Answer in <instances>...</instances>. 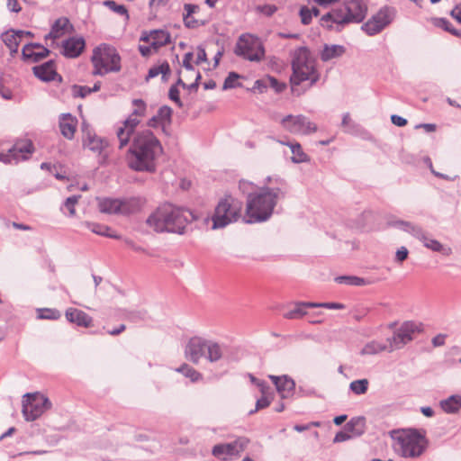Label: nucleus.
Wrapping results in <instances>:
<instances>
[{
    "mask_svg": "<svg viewBox=\"0 0 461 461\" xmlns=\"http://www.w3.org/2000/svg\"><path fill=\"white\" fill-rule=\"evenodd\" d=\"M193 218L189 211L165 203L150 214L147 223L156 231L182 233Z\"/></svg>",
    "mask_w": 461,
    "mask_h": 461,
    "instance_id": "obj_2",
    "label": "nucleus"
},
{
    "mask_svg": "<svg viewBox=\"0 0 461 461\" xmlns=\"http://www.w3.org/2000/svg\"><path fill=\"white\" fill-rule=\"evenodd\" d=\"M80 198V195H74L71 197H68L65 203L64 207L68 210L69 216H75L76 215V210L75 206L78 203V199Z\"/></svg>",
    "mask_w": 461,
    "mask_h": 461,
    "instance_id": "obj_51",
    "label": "nucleus"
},
{
    "mask_svg": "<svg viewBox=\"0 0 461 461\" xmlns=\"http://www.w3.org/2000/svg\"><path fill=\"white\" fill-rule=\"evenodd\" d=\"M282 145L288 146L292 152L291 159L294 163L308 162L310 160L309 156L303 151L302 146L298 142H285L279 141Z\"/></svg>",
    "mask_w": 461,
    "mask_h": 461,
    "instance_id": "obj_35",
    "label": "nucleus"
},
{
    "mask_svg": "<svg viewBox=\"0 0 461 461\" xmlns=\"http://www.w3.org/2000/svg\"><path fill=\"white\" fill-rule=\"evenodd\" d=\"M201 78L200 72L194 68H183L179 73L178 82L186 87L196 86Z\"/></svg>",
    "mask_w": 461,
    "mask_h": 461,
    "instance_id": "obj_32",
    "label": "nucleus"
},
{
    "mask_svg": "<svg viewBox=\"0 0 461 461\" xmlns=\"http://www.w3.org/2000/svg\"><path fill=\"white\" fill-rule=\"evenodd\" d=\"M194 60L195 59H194L193 51H189V52L185 53L183 58L182 67L187 68L188 69H189V68H194V66H195Z\"/></svg>",
    "mask_w": 461,
    "mask_h": 461,
    "instance_id": "obj_56",
    "label": "nucleus"
},
{
    "mask_svg": "<svg viewBox=\"0 0 461 461\" xmlns=\"http://www.w3.org/2000/svg\"><path fill=\"white\" fill-rule=\"evenodd\" d=\"M66 319L77 326L89 328L93 326V319L85 312L77 308H68L65 312Z\"/></svg>",
    "mask_w": 461,
    "mask_h": 461,
    "instance_id": "obj_26",
    "label": "nucleus"
},
{
    "mask_svg": "<svg viewBox=\"0 0 461 461\" xmlns=\"http://www.w3.org/2000/svg\"><path fill=\"white\" fill-rule=\"evenodd\" d=\"M50 400L40 393H26L23 400V414L26 420H35L50 409Z\"/></svg>",
    "mask_w": 461,
    "mask_h": 461,
    "instance_id": "obj_11",
    "label": "nucleus"
},
{
    "mask_svg": "<svg viewBox=\"0 0 461 461\" xmlns=\"http://www.w3.org/2000/svg\"><path fill=\"white\" fill-rule=\"evenodd\" d=\"M61 316L57 309L42 308L37 310V317L41 320H58Z\"/></svg>",
    "mask_w": 461,
    "mask_h": 461,
    "instance_id": "obj_42",
    "label": "nucleus"
},
{
    "mask_svg": "<svg viewBox=\"0 0 461 461\" xmlns=\"http://www.w3.org/2000/svg\"><path fill=\"white\" fill-rule=\"evenodd\" d=\"M34 75L42 81L55 80L56 77H59L56 70V66L53 61H48L42 65L36 66L33 68Z\"/></svg>",
    "mask_w": 461,
    "mask_h": 461,
    "instance_id": "obj_30",
    "label": "nucleus"
},
{
    "mask_svg": "<svg viewBox=\"0 0 461 461\" xmlns=\"http://www.w3.org/2000/svg\"><path fill=\"white\" fill-rule=\"evenodd\" d=\"M269 378L276 385V391L282 398L291 397L295 390L294 381L288 375H269Z\"/></svg>",
    "mask_w": 461,
    "mask_h": 461,
    "instance_id": "obj_24",
    "label": "nucleus"
},
{
    "mask_svg": "<svg viewBox=\"0 0 461 461\" xmlns=\"http://www.w3.org/2000/svg\"><path fill=\"white\" fill-rule=\"evenodd\" d=\"M249 443V439L248 438L240 437L233 442L215 445L212 453L215 457L227 461L234 456H240Z\"/></svg>",
    "mask_w": 461,
    "mask_h": 461,
    "instance_id": "obj_14",
    "label": "nucleus"
},
{
    "mask_svg": "<svg viewBox=\"0 0 461 461\" xmlns=\"http://www.w3.org/2000/svg\"><path fill=\"white\" fill-rule=\"evenodd\" d=\"M345 429L346 430H348L353 437L360 436L363 434L365 429V419L354 418L347 423Z\"/></svg>",
    "mask_w": 461,
    "mask_h": 461,
    "instance_id": "obj_38",
    "label": "nucleus"
},
{
    "mask_svg": "<svg viewBox=\"0 0 461 461\" xmlns=\"http://www.w3.org/2000/svg\"><path fill=\"white\" fill-rule=\"evenodd\" d=\"M192 51L194 56L195 66L202 67V68L203 70H211L212 68H215L218 66L220 59L221 57V52L218 51L216 53V55L214 56L213 64L211 65V63L207 59V55H206L204 49H203L201 47H197V48L194 49Z\"/></svg>",
    "mask_w": 461,
    "mask_h": 461,
    "instance_id": "obj_28",
    "label": "nucleus"
},
{
    "mask_svg": "<svg viewBox=\"0 0 461 461\" xmlns=\"http://www.w3.org/2000/svg\"><path fill=\"white\" fill-rule=\"evenodd\" d=\"M172 115V109L168 106H162L158 109L157 113V118H158L162 122V127L170 123Z\"/></svg>",
    "mask_w": 461,
    "mask_h": 461,
    "instance_id": "obj_47",
    "label": "nucleus"
},
{
    "mask_svg": "<svg viewBox=\"0 0 461 461\" xmlns=\"http://www.w3.org/2000/svg\"><path fill=\"white\" fill-rule=\"evenodd\" d=\"M50 51L39 44H27L23 48V57L26 60L37 62L49 55Z\"/></svg>",
    "mask_w": 461,
    "mask_h": 461,
    "instance_id": "obj_29",
    "label": "nucleus"
},
{
    "mask_svg": "<svg viewBox=\"0 0 461 461\" xmlns=\"http://www.w3.org/2000/svg\"><path fill=\"white\" fill-rule=\"evenodd\" d=\"M72 28L68 18L60 17L53 23L50 32L45 36V40L47 42L50 41V46L53 47L56 41L68 34L72 31Z\"/></svg>",
    "mask_w": 461,
    "mask_h": 461,
    "instance_id": "obj_22",
    "label": "nucleus"
},
{
    "mask_svg": "<svg viewBox=\"0 0 461 461\" xmlns=\"http://www.w3.org/2000/svg\"><path fill=\"white\" fill-rule=\"evenodd\" d=\"M131 136L126 154L128 167L137 172H155L158 159L164 152L160 140L149 129L138 131Z\"/></svg>",
    "mask_w": 461,
    "mask_h": 461,
    "instance_id": "obj_1",
    "label": "nucleus"
},
{
    "mask_svg": "<svg viewBox=\"0 0 461 461\" xmlns=\"http://www.w3.org/2000/svg\"><path fill=\"white\" fill-rule=\"evenodd\" d=\"M169 73L170 67L167 62H164L158 66L152 67L149 70L148 77H155L159 74H161L163 77H166Z\"/></svg>",
    "mask_w": 461,
    "mask_h": 461,
    "instance_id": "obj_45",
    "label": "nucleus"
},
{
    "mask_svg": "<svg viewBox=\"0 0 461 461\" xmlns=\"http://www.w3.org/2000/svg\"><path fill=\"white\" fill-rule=\"evenodd\" d=\"M235 53L249 61L258 62L265 57V49L258 37L242 34L237 41Z\"/></svg>",
    "mask_w": 461,
    "mask_h": 461,
    "instance_id": "obj_10",
    "label": "nucleus"
},
{
    "mask_svg": "<svg viewBox=\"0 0 461 461\" xmlns=\"http://www.w3.org/2000/svg\"><path fill=\"white\" fill-rule=\"evenodd\" d=\"M206 354L209 361L216 362L221 358L222 350L218 343L207 340Z\"/></svg>",
    "mask_w": 461,
    "mask_h": 461,
    "instance_id": "obj_39",
    "label": "nucleus"
},
{
    "mask_svg": "<svg viewBox=\"0 0 461 461\" xmlns=\"http://www.w3.org/2000/svg\"><path fill=\"white\" fill-rule=\"evenodd\" d=\"M367 6L362 0H347L342 6L334 9L321 18L323 26L331 27L329 22L337 24L360 23L366 17Z\"/></svg>",
    "mask_w": 461,
    "mask_h": 461,
    "instance_id": "obj_6",
    "label": "nucleus"
},
{
    "mask_svg": "<svg viewBox=\"0 0 461 461\" xmlns=\"http://www.w3.org/2000/svg\"><path fill=\"white\" fill-rule=\"evenodd\" d=\"M402 225H404L405 230L416 236L427 249L435 252H440L445 256L451 255L452 249L450 248H446L438 240L429 238L420 228L412 226L410 223H402Z\"/></svg>",
    "mask_w": 461,
    "mask_h": 461,
    "instance_id": "obj_20",
    "label": "nucleus"
},
{
    "mask_svg": "<svg viewBox=\"0 0 461 461\" xmlns=\"http://www.w3.org/2000/svg\"><path fill=\"white\" fill-rule=\"evenodd\" d=\"M343 51L344 50L341 46L326 47L321 53V59L323 60H329L340 56Z\"/></svg>",
    "mask_w": 461,
    "mask_h": 461,
    "instance_id": "obj_44",
    "label": "nucleus"
},
{
    "mask_svg": "<svg viewBox=\"0 0 461 461\" xmlns=\"http://www.w3.org/2000/svg\"><path fill=\"white\" fill-rule=\"evenodd\" d=\"M85 226L90 230L93 233L108 237L112 239L120 240L122 237L120 235H117L109 226L97 223V222H92V221H86Z\"/></svg>",
    "mask_w": 461,
    "mask_h": 461,
    "instance_id": "obj_34",
    "label": "nucleus"
},
{
    "mask_svg": "<svg viewBox=\"0 0 461 461\" xmlns=\"http://www.w3.org/2000/svg\"><path fill=\"white\" fill-rule=\"evenodd\" d=\"M100 89V82L94 85L93 88L86 86H74L72 88L74 96L84 98L92 92H97Z\"/></svg>",
    "mask_w": 461,
    "mask_h": 461,
    "instance_id": "obj_40",
    "label": "nucleus"
},
{
    "mask_svg": "<svg viewBox=\"0 0 461 461\" xmlns=\"http://www.w3.org/2000/svg\"><path fill=\"white\" fill-rule=\"evenodd\" d=\"M391 438L394 451L403 457H419L428 447L425 433L413 429L393 430Z\"/></svg>",
    "mask_w": 461,
    "mask_h": 461,
    "instance_id": "obj_3",
    "label": "nucleus"
},
{
    "mask_svg": "<svg viewBox=\"0 0 461 461\" xmlns=\"http://www.w3.org/2000/svg\"><path fill=\"white\" fill-rule=\"evenodd\" d=\"M272 402V397L269 395H262L256 402L255 410L249 411V414H253L259 410L265 409L270 405Z\"/></svg>",
    "mask_w": 461,
    "mask_h": 461,
    "instance_id": "obj_52",
    "label": "nucleus"
},
{
    "mask_svg": "<svg viewBox=\"0 0 461 461\" xmlns=\"http://www.w3.org/2000/svg\"><path fill=\"white\" fill-rule=\"evenodd\" d=\"M318 14L319 11L315 7L310 9L306 6H303L300 10V17L303 24H309L312 22V16H317Z\"/></svg>",
    "mask_w": 461,
    "mask_h": 461,
    "instance_id": "obj_46",
    "label": "nucleus"
},
{
    "mask_svg": "<svg viewBox=\"0 0 461 461\" xmlns=\"http://www.w3.org/2000/svg\"><path fill=\"white\" fill-rule=\"evenodd\" d=\"M451 16L461 23V5H456L450 13Z\"/></svg>",
    "mask_w": 461,
    "mask_h": 461,
    "instance_id": "obj_64",
    "label": "nucleus"
},
{
    "mask_svg": "<svg viewBox=\"0 0 461 461\" xmlns=\"http://www.w3.org/2000/svg\"><path fill=\"white\" fill-rule=\"evenodd\" d=\"M240 189L241 190L242 193L244 194H248V196L249 194H254L252 193V190L254 189V185L251 182L249 181H247V180H241L240 182Z\"/></svg>",
    "mask_w": 461,
    "mask_h": 461,
    "instance_id": "obj_57",
    "label": "nucleus"
},
{
    "mask_svg": "<svg viewBox=\"0 0 461 461\" xmlns=\"http://www.w3.org/2000/svg\"><path fill=\"white\" fill-rule=\"evenodd\" d=\"M393 18V11L390 8L381 9L363 25V30L369 35L380 32Z\"/></svg>",
    "mask_w": 461,
    "mask_h": 461,
    "instance_id": "obj_19",
    "label": "nucleus"
},
{
    "mask_svg": "<svg viewBox=\"0 0 461 461\" xmlns=\"http://www.w3.org/2000/svg\"><path fill=\"white\" fill-rule=\"evenodd\" d=\"M384 351L392 352L388 339L386 341L372 340L361 349L362 355H375Z\"/></svg>",
    "mask_w": 461,
    "mask_h": 461,
    "instance_id": "obj_33",
    "label": "nucleus"
},
{
    "mask_svg": "<svg viewBox=\"0 0 461 461\" xmlns=\"http://www.w3.org/2000/svg\"><path fill=\"white\" fill-rule=\"evenodd\" d=\"M131 113L122 122L116 131L119 140V148H124L130 141L136 128L140 124L148 114V104L141 98H134L131 102Z\"/></svg>",
    "mask_w": 461,
    "mask_h": 461,
    "instance_id": "obj_8",
    "label": "nucleus"
},
{
    "mask_svg": "<svg viewBox=\"0 0 461 461\" xmlns=\"http://www.w3.org/2000/svg\"><path fill=\"white\" fill-rule=\"evenodd\" d=\"M409 255V251L405 247H401L395 254V260L399 263H402Z\"/></svg>",
    "mask_w": 461,
    "mask_h": 461,
    "instance_id": "obj_58",
    "label": "nucleus"
},
{
    "mask_svg": "<svg viewBox=\"0 0 461 461\" xmlns=\"http://www.w3.org/2000/svg\"><path fill=\"white\" fill-rule=\"evenodd\" d=\"M239 78L240 75L235 72H230L224 81L223 88L228 89L236 87L238 86L237 81Z\"/></svg>",
    "mask_w": 461,
    "mask_h": 461,
    "instance_id": "obj_54",
    "label": "nucleus"
},
{
    "mask_svg": "<svg viewBox=\"0 0 461 461\" xmlns=\"http://www.w3.org/2000/svg\"><path fill=\"white\" fill-rule=\"evenodd\" d=\"M24 36H32L30 32L9 30L1 35L5 45L9 49L12 55L17 53L19 45Z\"/></svg>",
    "mask_w": 461,
    "mask_h": 461,
    "instance_id": "obj_23",
    "label": "nucleus"
},
{
    "mask_svg": "<svg viewBox=\"0 0 461 461\" xmlns=\"http://www.w3.org/2000/svg\"><path fill=\"white\" fill-rule=\"evenodd\" d=\"M369 382L367 379H359L352 381L349 384L350 390L357 395L364 394L368 389Z\"/></svg>",
    "mask_w": 461,
    "mask_h": 461,
    "instance_id": "obj_41",
    "label": "nucleus"
},
{
    "mask_svg": "<svg viewBox=\"0 0 461 461\" xmlns=\"http://www.w3.org/2000/svg\"><path fill=\"white\" fill-rule=\"evenodd\" d=\"M34 151V147L31 140H18L14 146L8 149V154L3 155V160L11 163L13 160L28 159Z\"/></svg>",
    "mask_w": 461,
    "mask_h": 461,
    "instance_id": "obj_18",
    "label": "nucleus"
},
{
    "mask_svg": "<svg viewBox=\"0 0 461 461\" xmlns=\"http://www.w3.org/2000/svg\"><path fill=\"white\" fill-rule=\"evenodd\" d=\"M440 406L447 413H456L461 409V396L452 395L441 401Z\"/></svg>",
    "mask_w": 461,
    "mask_h": 461,
    "instance_id": "obj_36",
    "label": "nucleus"
},
{
    "mask_svg": "<svg viewBox=\"0 0 461 461\" xmlns=\"http://www.w3.org/2000/svg\"><path fill=\"white\" fill-rule=\"evenodd\" d=\"M170 34L164 30L143 32L140 41L146 42L147 45H140L139 50L142 56H149L162 46L167 45L170 42Z\"/></svg>",
    "mask_w": 461,
    "mask_h": 461,
    "instance_id": "obj_13",
    "label": "nucleus"
},
{
    "mask_svg": "<svg viewBox=\"0 0 461 461\" xmlns=\"http://www.w3.org/2000/svg\"><path fill=\"white\" fill-rule=\"evenodd\" d=\"M391 121L394 125L399 126V127H402L407 124L406 119H404L399 115H396V114H393L391 116Z\"/></svg>",
    "mask_w": 461,
    "mask_h": 461,
    "instance_id": "obj_61",
    "label": "nucleus"
},
{
    "mask_svg": "<svg viewBox=\"0 0 461 461\" xmlns=\"http://www.w3.org/2000/svg\"><path fill=\"white\" fill-rule=\"evenodd\" d=\"M417 330V326L411 321L403 322L399 329L395 330L393 337L388 339L392 351L402 348L413 339V334Z\"/></svg>",
    "mask_w": 461,
    "mask_h": 461,
    "instance_id": "obj_17",
    "label": "nucleus"
},
{
    "mask_svg": "<svg viewBox=\"0 0 461 461\" xmlns=\"http://www.w3.org/2000/svg\"><path fill=\"white\" fill-rule=\"evenodd\" d=\"M339 283L347 284L350 285H362L365 284V281L363 278L348 276H339L336 279Z\"/></svg>",
    "mask_w": 461,
    "mask_h": 461,
    "instance_id": "obj_50",
    "label": "nucleus"
},
{
    "mask_svg": "<svg viewBox=\"0 0 461 461\" xmlns=\"http://www.w3.org/2000/svg\"><path fill=\"white\" fill-rule=\"evenodd\" d=\"M206 339L201 337L191 338L185 346V357L194 364H198L200 359L206 354Z\"/></svg>",
    "mask_w": 461,
    "mask_h": 461,
    "instance_id": "obj_21",
    "label": "nucleus"
},
{
    "mask_svg": "<svg viewBox=\"0 0 461 461\" xmlns=\"http://www.w3.org/2000/svg\"><path fill=\"white\" fill-rule=\"evenodd\" d=\"M184 23L188 28H196L204 24L205 20L199 16L200 7L195 5H185Z\"/></svg>",
    "mask_w": 461,
    "mask_h": 461,
    "instance_id": "obj_27",
    "label": "nucleus"
},
{
    "mask_svg": "<svg viewBox=\"0 0 461 461\" xmlns=\"http://www.w3.org/2000/svg\"><path fill=\"white\" fill-rule=\"evenodd\" d=\"M352 437H353L352 434H350L348 432V430L341 431V432L337 433V435L335 436V438H334V442H342V441L349 439Z\"/></svg>",
    "mask_w": 461,
    "mask_h": 461,
    "instance_id": "obj_60",
    "label": "nucleus"
},
{
    "mask_svg": "<svg viewBox=\"0 0 461 461\" xmlns=\"http://www.w3.org/2000/svg\"><path fill=\"white\" fill-rule=\"evenodd\" d=\"M320 426H321L320 422L312 421V422H310V423L305 424V425H295L294 427V429L297 432H303V431L310 429L312 427H320Z\"/></svg>",
    "mask_w": 461,
    "mask_h": 461,
    "instance_id": "obj_59",
    "label": "nucleus"
},
{
    "mask_svg": "<svg viewBox=\"0 0 461 461\" xmlns=\"http://www.w3.org/2000/svg\"><path fill=\"white\" fill-rule=\"evenodd\" d=\"M123 242H124V244L126 245L127 248L132 249L135 252H138V253H147V250L144 248H142L141 246L138 245L135 241H133L131 239L126 238V239L123 240Z\"/></svg>",
    "mask_w": 461,
    "mask_h": 461,
    "instance_id": "obj_55",
    "label": "nucleus"
},
{
    "mask_svg": "<svg viewBox=\"0 0 461 461\" xmlns=\"http://www.w3.org/2000/svg\"><path fill=\"white\" fill-rule=\"evenodd\" d=\"M261 82L264 84L265 86H269L276 90V92L279 93L285 90V84L279 82L276 78L273 77H267L266 78L262 79Z\"/></svg>",
    "mask_w": 461,
    "mask_h": 461,
    "instance_id": "obj_48",
    "label": "nucleus"
},
{
    "mask_svg": "<svg viewBox=\"0 0 461 461\" xmlns=\"http://www.w3.org/2000/svg\"><path fill=\"white\" fill-rule=\"evenodd\" d=\"M91 61L93 75H105L121 69V58L117 50L109 45L102 44L93 50Z\"/></svg>",
    "mask_w": 461,
    "mask_h": 461,
    "instance_id": "obj_9",
    "label": "nucleus"
},
{
    "mask_svg": "<svg viewBox=\"0 0 461 461\" xmlns=\"http://www.w3.org/2000/svg\"><path fill=\"white\" fill-rule=\"evenodd\" d=\"M281 124L287 131L294 134H311L317 131V125L304 115H287L281 121Z\"/></svg>",
    "mask_w": 461,
    "mask_h": 461,
    "instance_id": "obj_15",
    "label": "nucleus"
},
{
    "mask_svg": "<svg viewBox=\"0 0 461 461\" xmlns=\"http://www.w3.org/2000/svg\"><path fill=\"white\" fill-rule=\"evenodd\" d=\"M317 303H298L294 305L293 309L288 311L285 317L287 319H299L306 314L305 308L306 307H318Z\"/></svg>",
    "mask_w": 461,
    "mask_h": 461,
    "instance_id": "obj_37",
    "label": "nucleus"
},
{
    "mask_svg": "<svg viewBox=\"0 0 461 461\" xmlns=\"http://www.w3.org/2000/svg\"><path fill=\"white\" fill-rule=\"evenodd\" d=\"M104 5L106 6H108L110 9H112L113 11H114L115 13L121 14V15H125L126 18L129 17V14H128V11L126 9V7L124 5H117L114 1L113 0H107L104 2Z\"/></svg>",
    "mask_w": 461,
    "mask_h": 461,
    "instance_id": "obj_53",
    "label": "nucleus"
},
{
    "mask_svg": "<svg viewBox=\"0 0 461 461\" xmlns=\"http://www.w3.org/2000/svg\"><path fill=\"white\" fill-rule=\"evenodd\" d=\"M83 148L96 154L99 162L104 163L108 158V142L88 129H83Z\"/></svg>",
    "mask_w": 461,
    "mask_h": 461,
    "instance_id": "obj_16",
    "label": "nucleus"
},
{
    "mask_svg": "<svg viewBox=\"0 0 461 461\" xmlns=\"http://www.w3.org/2000/svg\"><path fill=\"white\" fill-rule=\"evenodd\" d=\"M86 47V41L83 37H71L66 40L62 44V54L68 58L78 57Z\"/></svg>",
    "mask_w": 461,
    "mask_h": 461,
    "instance_id": "obj_25",
    "label": "nucleus"
},
{
    "mask_svg": "<svg viewBox=\"0 0 461 461\" xmlns=\"http://www.w3.org/2000/svg\"><path fill=\"white\" fill-rule=\"evenodd\" d=\"M141 207L140 200L131 198L127 200L104 198L98 200V209L103 213L131 214Z\"/></svg>",
    "mask_w": 461,
    "mask_h": 461,
    "instance_id": "obj_12",
    "label": "nucleus"
},
{
    "mask_svg": "<svg viewBox=\"0 0 461 461\" xmlns=\"http://www.w3.org/2000/svg\"><path fill=\"white\" fill-rule=\"evenodd\" d=\"M77 126V120L76 117L72 116L71 114H69V113L63 114L60 117L59 128H60L61 134L65 138L71 140L76 133Z\"/></svg>",
    "mask_w": 461,
    "mask_h": 461,
    "instance_id": "obj_31",
    "label": "nucleus"
},
{
    "mask_svg": "<svg viewBox=\"0 0 461 461\" xmlns=\"http://www.w3.org/2000/svg\"><path fill=\"white\" fill-rule=\"evenodd\" d=\"M293 74L290 78L292 91L295 92V86L304 81H310V85L314 84L319 76L315 68L314 59L311 56L308 49L301 47L292 54Z\"/></svg>",
    "mask_w": 461,
    "mask_h": 461,
    "instance_id": "obj_5",
    "label": "nucleus"
},
{
    "mask_svg": "<svg viewBox=\"0 0 461 461\" xmlns=\"http://www.w3.org/2000/svg\"><path fill=\"white\" fill-rule=\"evenodd\" d=\"M446 335L438 334L432 339V344L434 347H440L445 344Z\"/></svg>",
    "mask_w": 461,
    "mask_h": 461,
    "instance_id": "obj_63",
    "label": "nucleus"
},
{
    "mask_svg": "<svg viewBox=\"0 0 461 461\" xmlns=\"http://www.w3.org/2000/svg\"><path fill=\"white\" fill-rule=\"evenodd\" d=\"M434 24L438 27H441L442 29L450 32L453 35L460 36V33L446 19H436Z\"/></svg>",
    "mask_w": 461,
    "mask_h": 461,
    "instance_id": "obj_49",
    "label": "nucleus"
},
{
    "mask_svg": "<svg viewBox=\"0 0 461 461\" xmlns=\"http://www.w3.org/2000/svg\"><path fill=\"white\" fill-rule=\"evenodd\" d=\"M7 7L10 11L14 13H19L22 10V7L17 0H7Z\"/></svg>",
    "mask_w": 461,
    "mask_h": 461,
    "instance_id": "obj_62",
    "label": "nucleus"
},
{
    "mask_svg": "<svg viewBox=\"0 0 461 461\" xmlns=\"http://www.w3.org/2000/svg\"><path fill=\"white\" fill-rule=\"evenodd\" d=\"M243 203L232 195H224L218 202L211 217L212 229L217 230L236 222L241 217Z\"/></svg>",
    "mask_w": 461,
    "mask_h": 461,
    "instance_id": "obj_7",
    "label": "nucleus"
},
{
    "mask_svg": "<svg viewBox=\"0 0 461 461\" xmlns=\"http://www.w3.org/2000/svg\"><path fill=\"white\" fill-rule=\"evenodd\" d=\"M278 198V190L262 188L256 194H249L247 198L245 221L257 222L267 220L272 213Z\"/></svg>",
    "mask_w": 461,
    "mask_h": 461,
    "instance_id": "obj_4",
    "label": "nucleus"
},
{
    "mask_svg": "<svg viewBox=\"0 0 461 461\" xmlns=\"http://www.w3.org/2000/svg\"><path fill=\"white\" fill-rule=\"evenodd\" d=\"M185 377L189 378L192 382H197L202 378V375L187 364H184L178 369Z\"/></svg>",
    "mask_w": 461,
    "mask_h": 461,
    "instance_id": "obj_43",
    "label": "nucleus"
}]
</instances>
